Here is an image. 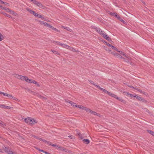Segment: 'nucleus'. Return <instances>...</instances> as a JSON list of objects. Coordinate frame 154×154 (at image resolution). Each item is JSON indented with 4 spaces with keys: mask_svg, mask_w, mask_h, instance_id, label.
Returning <instances> with one entry per match:
<instances>
[{
    "mask_svg": "<svg viewBox=\"0 0 154 154\" xmlns=\"http://www.w3.org/2000/svg\"><path fill=\"white\" fill-rule=\"evenodd\" d=\"M134 97H135L139 100H142V99L140 96H139L137 95H135L134 96Z\"/></svg>",
    "mask_w": 154,
    "mask_h": 154,
    "instance_id": "16",
    "label": "nucleus"
},
{
    "mask_svg": "<svg viewBox=\"0 0 154 154\" xmlns=\"http://www.w3.org/2000/svg\"><path fill=\"white\" fill-rule=\"evenodd\" d=\"M113 50H111L110 49H106V50L108 52L110 53L113 55L116 56H119V57L123 58L126 62H129L131 60V58L128 55L126 54L125 53L122 51H119L118 49H112Z\"/></svg>",
    "mask_w": 154,
    "mask_h": 154,
    "instance_id": "1",
    "label": "nucleus"
},
{
    "mask_svg": "<svg viewBox=\"0 0 154 154\" xmlns=\"http://www.w3.org/2000/svg\"><path fill=\"white\" fill-rule=\"evenodd\" d=\"M4 15H5L7 17L10 18H12V16L9 14H7L6 13H5L4 14Z\"/></svg>",
    "mask_w": 154,
    "mask_h": 154,
    "instance_id": "36",
    "label": "nucleus"
},
{
    "mask_svg": "<svg viewBox=\"0 0 154 154\" xmlns=\"http://www.w3.org/2000/svg\"><path fill=\"white\" fill-rule=\"evenodd\" d=\"M110 14L113 16L116 17V18L118 17V15H117V14L116 13H111Z\"/></svg>",
    "mask_w": 154,
    "mask_h": 154,
    "instance_id": "18",
    "label": "nucleus"
},
{
    "mask_svg": "<svg viewBox=\"0 0 154 154\" xmlns=\"http://www.w3.org/2000/svg\"><path fill=\"white\" fill-rule=\"evenodd\" d=\"M0 107L5 109H10L11 108V107L9 106H5L1 104H0Z\"/></svg>",
    "mask_w": 154,
    "mask_h": 154,
    "instance_id": "8",
    "label": "nucleus"
},
{
    "mask_svg": "<svg viewBox=\"0 0 154 154\" xmlns=\"http://www.w3.org/2000/svg\"><path fill=\"white\" fill-rule=\"evenodd\" d=\"M106 94H107L109 95L110 96H111V94H112V93H111V92H109L108 91L107 93H106Z\"/></svg>",
    "mask_w": 154,
    "mask_h": 154,
    "instance_id": "49",
    "label": "nucleus"
},
{
    "mask_svg": "<svg viewBox=\"0 0 154 154\" xmlns=\"http://www.w3.org/2000/svg\"><path fill=\"white\" fill-rule=\"evenodd\" d=\"M34 16L36 17H38V14L37 13H36Z\"/></svg>",
    "mask_w": 154,
    "mask_h": 154,
    "instance_id": "47",
    "label": "nucleus"
},
{
    "mask_svg": "<svg viewBox=\"0 0 154 154\" xmlns=\"http://www.w3.org/2000/svg\"><path fill=\"white\" fill-rule=\"evenodd\" d=\"M66 29L68 31H69L70 32H72V29H70V28H69V27H67V28H66Z\"/></svg>",
    "mask_w": 154,
    "mask_h": 154,
    "instance_id": "42",
    "label": "nucleus"
},
{
    "mask_svg": "<svg viewBox=\"0 0 154 154\" xmlns=\"http://www.w3.org/2000/svg\"><path fill=\"white\" fill-rule=\"evenodd\" d=\"M16 77L19 79H20L22 80H25L26 76L20 75H16Z\"/></svg>",
    "mask_w": 154,
    "mask_h": 154,
    "instance_id": "7",
    "label": "nucleus"
},
{
    "mask_svg": "<svg viewBox=\"0 0 154 154\" xmlns=\"http://www.w3.org/2000/svg\"><path fill=\"white\" fill-rule=\"evenodd\" d=\"M91 27L93 29H94L100 35L101 34V33L103 32V31H102L100 28L98 27H97L94 26H91Z\"/></svg>",
    "mask_w": 154,
    "mask_h": 154,
    "instance_id": "4",
    "label": "nucleus"
},
{
    "mask_svg": "<svg viewBox=\"0 0 154 154\" xmlns=\"http://www.w3.org/2000/svg\"><path fill=\"white\" fill-rule=\"evenodd\" d=\"M71 50L74 52H79V51L78 50H76L75 49H70Z\"/></svg>",
    "mask_w": 154,
    "mask_h": 154,
    "instance_id": "37",
    "label": "nucleus"
},
{
    "mask_svg": "<svg viewBox=\"0 0 154 154\" xmlns=\"http://www.w3.org/2000/svg\"><path fill=\"white\" fill-rule=\"evenodd\" d=\"M9 97L15 100H17V98L10 94L9 95Z\"/></svg>",
    "mask_w": 154,
    "mask_h": 154,
    "instance_id": "17",
    "label": "nucleus"
},
{
    "mask_svg": "<svg viewBox=\"0 0 154 154\" xmlns=\"http://www.w3.org/2000/svg\"><path fill=\"white\" fill-rule=\"evenodd\" d=\"M43 142H44L46 143L47 144H48V145H51H51L52 144L50 142L47 141L46 140H44Z\"/></svg>",
    "mask_w": 154,
    "mask_h": 154,
    "instance_id": "28",
    "label": "nucleus"
},
{
    "mask_svg": "<svg viewBox=\"0 0 154 154\" xmlns=\"http://www.w3.org/2000/svg\"><path fill=\"white\" fill-rule=\"evenodd\" d=\"M111 96L112 97H113L115 98H116V97H117V96L116 95H115V94H112H112H111Z\"/></svg>",
    "mask_w": 154,
    "mask_h": 154,
    "instance_id": "41",
    "label": "nucleus"
},
{
    "mask_svg": "<svg viewBox=\"0 0 154 154\" xmlns=\"http://www.w3.org/2000/svg\"><path fill=\"white\" fill-rule=\"evenodd\" d=\"M61 150H63V151H65V152H67L68 150L67 149H66V150H63V149H62Z\"/></svg>",
    "mask_w": 154,
    "mask_h": 154,
    "instance_id": "61",
    "label": "nucleus"
},
{
    "mask_svg": "<svg viewBox=\"0 0 154 154\" xmlns=\"http://www.w3.org/2000/svg\"><path fill=\"white\" fill-rule=\"evenodd\" d=\"M85 110H86L87 112H89L91 113L92 110L89 108H87L85 107V109H84Z\"/></svg>",
    "mask_w": 154,
    "mask_h": 154,
    "instance_id": "25",
    "label": "nucleus"
},
{
    "mask_svg": "<svg viewBox=\"0 0 154 154\" xmlns=\"http://www.w3.org/2000/svg\"><path fill=\"white\" fill-rule=\"evenodd\" d=\"M37 139L39 140L40 141H42L43 142V140H44V139H43L42 138L39 137H38V138Z\"/></svg>",
    "mask_w": 154,
    "mask_h": 154,
    "instance_id": "48",
    "label": "nucleus"
},
{
    "mask_svg": "<svg viewBox=\"0 0 154 154\" xmlns=\"http://www.w3.org/2000/svg\"><path fill=\"white\" fill-rule=\"evenodd\" d=\"M116 18L121 21H122L123 19L120 17L119 15H118Z\"/></svg>",
    "mask_w": 154,
    "mask_h": 154,
    "instance_id": "38",
    "label": "nucleus"
},
{
    "mask_svg": "<svg viewBox=\"0 0 154 154\" xmlns=\"http://www.w3.org/2000/svg\"><path fill=\"white\" fill-rule=\"evenodd\" d=\"M48 27L50 28H51L52 29V28H53V26L51 25H50L47 23V25H46Z\"/></svg>",
    "mask_w": 154,
    "mask_h": 154,
    "instance_id": "40",
    "label": "nucleus"
},
{
    "mask_svg": "<svg viewBox=\"0 0 154 154\" xmlns=\"http://www.w3.org/2000/svg\"><path fill=\"white\" fill-rule=\"evenodd\" d=\"M130 97H134V95H133L132 94H130Z\"/></svg>",
    "mask_w": 154,
    "mask_h": 154,
    "instance_id": "60",
    "label": "nucleus"
},
{
    "mask_svg": "<svg viewBox=\"0 0 154 154\" xmlns=\"http://www.w3.org/2000/svg\"><path fill=\"white\" fill-rule=\"evenodd\" d=\"M78 107H78L80 109H82L83 110H84L85 109V107L84 106L82 105H77Z\"/></svg>",
    "mask_w": 154,
    "mask_h": 154,
    "instance_id": "23",
    "label": "nucleus"
},
{
    "mask_svg": "<svg viewBox=\"0 0 154 154\" xmlns=\"http://www.w3.org/2000/svg\"><path fill=\"white\" fill-rule=\"evenodd\" d=\"M129 86L130 87V88H133V89H135V90H136V88L133 87V86Z\"/></svg>",
    "mask_w": 154,
    "mask_h": 154,
    "instance_id": "55",
    "label": "nucleus"
},
{
    "mask_svg": "<svg viewBox=\"0 0 154 154\" xmlns=\"http://www.w3.org/2000/svg\"><path fill=\"white\" fill-rule=\"evenodd\" d=\"M25 81L27 82L31 83V80L28 78L26 76V79H25Z\"/></svg>",
    "mask_w": 154,
    "mask_h": 154,
    "instance_id": "29",
    "label": "nucleus"
},
{
    "mask_svg": "<svg viewBox=\"0 0 154 154\" xmlns=\"http://www.w3.org/2000/svg\"><path fill=\"white\" fill-rule=\"evenodd\" d=\"M3 35L0 32V41H2L3 39Z\"/></svg>",
    "mask_w": 154,
    "mask_h": 154,
    "instance_id": "35",
    "label": "nucleus"
},
{
    "mask_svg": "<svg viewBox=\"0 0 154 154\" xmlns=\"http://www.w3.org/2000/svg\"><path fill=\"white\" fill-rule=\"evenodd\" d=\"M38 7L40 8H43L44 7V6L42 5L41 3L40 2H38L37 4L36 5Z\"/></svg>",
    "mask_w": 154,
    "mask_h": 154,
    "instance_id": "11",
    "label": "nucleus"
},
{
    "mask_svg": "<svg viewBox=\"0 0 154 154\" xmlns=\"http://www.w3.org/2000/svg\"><path fill=\"white\" fill-rule=\"evenodd\" d=\"M0 3H2V4H4L5 5H9V4L8 3H7L6 2H4L0 0Z\"/></svg>",
    "mask_w": 154,
    "mask_h": 154,
    "instance_id": "33",
    "label": "nucleus"
},
{
    "mask_svg": "<svg viewBox=\"0 0 154 154\" xmlns=\"http://www.w3.org/2000/svg\"><path fill=\"white\" fill-rule=\"evenodd\" d=\"M31 1L33 3V4L35 5H36L38 2L36 1V0H31Z\"/></svg>",
    "mask_w": 154,
    "mask_h": 154,
    "instance_id": "30",
    "label": "nucleus"
},
{
    "mask_svg": "<svg viewBox=\"0 0 154 154\" xmlns=\"http://www.w3.org/2000/svg\"><path fill=\"white\" fill-rule=\"evenodd\" d=\"M33 136L34 137V138H36V139H38V137H37V136H35V135H33V136Z\"/></svg>",
    "mask_w": 154,
    "mask_h": 154,
    "instance_id": "51",
    "label": "nucleus"
},
{
    "mask_svg": "<svg viewBox=\"0 0 154 154\" xmlns=\"http://www.w3.org/2000/svg\"><path fill=\"white\" fill-rule=\"evenodd\" d=\"M51 146H54V147H57V145L56 144H51Z\"/></svg>",
    "mask_w": 154,
    "mask_h": 154,
    "instance_id": "54",
    "label": "nucleus"
},
{
    "mask_svg": "<svg viewBox=\"0 0 154 154\" xmlns=\"http://www.w3.org/2000/svg\"><path fill=\"white\" fill-rule=\"evenodd\" d=\"M116 98L117 100H119L120 101L123 103H125V101L124 100H123V99H122L121 98H119L117 97H116Z\"/></svg>",
    "mask_w": 154,
    "mask_h": 154,
    "instance_id": "22",
    "label": "nucleus"
},
{
    "mask_svg": "<svg viewBox=\"0 0 154 154\" xmlns=\"http://www.w3.org/2000/svg\"><path fill=\"white\" fill-rule=\"evenodd\" d=\"M55 44H56V45H59L60 46V47H63V48H66L67 47H69V46H68L67 45H65V44H64L60 43L58 42H56Z\"/></svg>",
    "mask_w": 154,
    "mask_h": 154,
    "instance_id": "6",
    "label": "nucleus"
},
{
    "mask_svg": "<svg viewBox=\"0 0 154 154\" xmlns=\"http://www.w3.org/2000/svg\"><path fill=\"white\" fill-rule=\"evenodd\" d=\"M0 126L4 127L5 126V124L3 122L0 120Z\"/></svg>",
    "mask_w": 154,
    "mask_h": 154,
    "instance_id": "21",
    "label": "nucleus"
},
{
    "mask_svg": "<svg viewBox=\"0 0 154 154\" xmlns=\"http://www.w3.org/2000/svg\"><path fill=\"white\" fill-rule=\"evenodd\" d=\"M89 82H90V83L91 84L93 85H94V86H96H96H98L97 85L94 83V82L91 80L89 81Z\"/></svg>",
    "mask_w": 154,
    "mask_h": 154,
    "instance_id": "32",
    "label": "nucleus"
},
{
    "mask_svg": "<svg viewBox=\"0 0 154 154\" xmlns=\"http://www.w3.org/2000/svg\"><path fill=\"white\" fill-rule=\"evenodd\" d=\"M103 37L104 38L108 40H109L110 39V37L107 35L103 31V32H102L101 33L100 35Z\"/></svg>",
    "mask_w": 154,
    "mask_h": 154,
    "instance_id": "5",
    "label": "nucleus"
},
{
    "mask_svg": "<svg viewBox=\"0 0 154 154\" xmlns=\"http://www.w3.org/2000/svg\"><path fill=\"white\" fill-rule=\"evenodd\" d=\"M107 45H108L109 47H111L112 48H116L114 46L112 45H111L109 44V43L106 42Z\"/></svg>",
    "mask_w": 154,
    "mask_h": 154,
    "instance_id": "34",
    "label": "nucleus"
},
{
    "mask_svg": "<svg viewBox=\"0 0 154 154\" xmlns=\"http://www.w3.org/2000/svg\"><path fill=\"white\" fill-rule=\"evenodd\" d=\"M0 152H3L2 150L0 149Z\"/></svg>",
    "mask_w": 154,
    "mask_h": 154,
    "instance_id": "63",
    "label": "nucleus"
},
{
    "mask_svg": "<svg viewBox=\"0 0 154 154\" xmlns=\"http://www.w3.org/2000/svg\"><path fill=\"white\" fill-rule=\"evenodd\" d=\"M3 93H4V92H2L0 91V94H3Z\"/></svg>",
    "mask_w": 154,
    "mask_h": 154,
    "instance_id": "62",
    "label": "nucleus"
},
{
    "mask_svg": "<svg viewBox=\"0 0 154 154\" xmlns=\"http://www.w3.org/2000/svg\"><path fill=\"white\" fill-rule=\"evenodd\" d=\"M31 83H33V84L36 85L38 86H40V85L37 82H36L34 80H31Z\"/></svg>",
    "mask_w": 154,
    "mask_h": 154,
    "instance_id": "12",
    "label": "nucleus"
},
{
    "mask_svg": "<svg viewBox=\"0 0 154 154\" xmlns=\"http://www.w3.org/2000/svg\"><path fill=\"white\" fill-rule=\"evenodd\" d=\"M91 113L93 114V115H97V116H99V114L97 113L96 112H94V111H91Z\"/></svg>",
    "mask_w": 154,
    "mask_h": 154,
    "instance_id": "19",
    "label": "nucleus"
},
{
    "mask_svg": "<svg viewBox=\"0 0 154 154\" xmlns=\"http://www.w3.org/2000/svg\"><path fill=\"white\" fill-rule=\"evenodd\" d=\"M27 10L31 14H32L34 15H35L36 12H35L34 11L31 10L30 9H27Z\"/></svg>",
    "mask_w": 154,
    "mask_h": 154,
    "instance_id": "13",
    "label": "nucleus"
},
{
    "mask_svg": "<svg viewBox=\"0 0 154 154\" xmlns=\"http://www.w3.org/2000/svg\"><path fill=\"white\" fill-rule=\"evenodd\" d=\"M13 14L15 16H16L17 15V14L15 12H13V14Z\"/></svg>",
    "mask_w": 154,
    "mask_h": 154,
    "instance_id": "56",
    "label": "nucleus"
},
{
    "mask_svg": "<svg viewBox=\"0 0 154 154\" xmlns=\"http://www.w3.org/2000/svg\"><path fill=\"white\" fill-rule=\"evenodd\" d=\"M136 90H137L139 92L141 93H142V91L141 90H140L138 88H136Z\"/></svg>",
    "mask_w": 154,
    "mask_h": 154,
    "instance_id": "46",
    "label": "nucleus"
},
{
    "mask_svg": "<svg viewBox=\"0 0 154 154\" xmlns=\"http://www.w3.org/2000/svg\"><path fill=\"white\" fill-rule=\"evenodd\" d=\"M61 27L63 28V29H66V28H67L66 27H65L63 26H61Z\"/></svg>",
    "mask_w": 154,
    "mask_h": 154,
    "instance_id": "52",
    "label": "nucleus"
},
{
    "mask_svg": "<svg viewBox=\"0 0 154 154\" xmlns=\"http://www.w3.org/2000/svg\"><path fill=\"white\" fill-rule=\"evenodd\" d=\"M96 87L100 89V90L103 92H104L105 93H107L108 91L106 90L105 89H104L103 88H101L100 86H96Z\"/></svg>",
    "mask_w": 154,
    "mask_h": 154,
    "instance_id": "9",
    "label": "nucleus"
},
{
    "mask_svg": "<svg viewBox=\"0 0 154 154\" xmlns=\"http://www.w3.org/2000/svg\"><path fill=\"white\" fill-rule=\"evenodd\" d=\"M121 21L122 22V23H124V24L126 23V22L124 20H122V21Z\"/></svg>",
    "mask_w": 154,
    "mask_h": 154,
    "instance_id": "59",
    "label": "nucleus"
},
{
    "mask_svg": "<svg viewBox=\"0 0 154 154\" xmlns=\"http://www.w3.org/2000/svg\"><path fill=\"white\" fill-rule=\"evenodd\" d=\"M56 148L57 149H60V150H62V149L66 150V149L63 148V147H61L60 146H58V145H57V146Z\"/></svg>",
    "mask_w": 154,
    "mask_h": 154,
    "instance_id": "20",
    "label": "nucleus"
},
{
    "mask_svg": "<svg viewBox=\"0 0 154 154\" xmlns=\"http://www.w3.org/2000/svg\"><path fill=\"white\" fill-rule=\"evenodd\" d=\"M78 135L79 136V137L81 138V139H82V134H79Z\"/></svg>",
    "mask_w": 154,
    "mask_h": 154,
    "instance_id": "50",
    "label": "nucleus"
},
{
    "mask_svg": "<svg viewBox=\"0 0 154 154\" xmlns=\"http://www.w3.org/2000/svg\"><path fill=\"white\" fill-rule=\"evenodd\" d=\"M14 12V11L11 10L10 11V13L11 14H13V13Z\"/></svg>",
    "mask_w": 154,
    "mask_h": 154,
    "instance_id": "58",
    "label": "nucleus"
},
{
    "mask_svg": "<svg viewBox=\"0 0 154 154\" xmlns=\"http://www.w3.org/2000/svg\"><path fill=\"white\" fill-rule=\"evenodd\" d=\"M67 102L70 103L71 105L73 106H75L76 107H78V106L76 105V103L73 102H72L70 101H66Z\"/></svg>",
    "mask_w": 154,
    "mask_h": 154,
    "instance_id": "10",
    "label": "nucleus"
},
{
    "mask_svg": "<svg viewBox=\"0 0 154 154\" xmlns=\"http://www.w3.org/2000/svg\"><path fill=\"white\" fill-rule=\"evenodd\" d=\"M38 22L39 23H40V24H41V25L43 24L44 26H46L47 24V23L45 22H44L42 21H40V20H39L38 21Z\"/></svg>",
    "mask_w": 154,
    "mask_h": 154,
    "instance_id": "14",
    "label": "nucleus"
},
{
    "mask_svg": "<svg viewBox=\"0 0 154 154\" xmlns=\"http://www.w3.org/2000/svg\"><path fill=\"white\" fill-rule=\"evenodd\" d=\"M85 110H86L87 112H89L91 113L92 110L89 108H87L85 107V109H84Z\"/></svg>",
    "mask_w": 154,
    "mask_h": 154,
    "instance_id": "26",
    "label": "nucleus"
},
{
    "mask_svg": "<svg viewBox=\"0 0 154 154\" xmlns=\"http://www.w3.org/2000/svg\"><path fill=\"white\" fill-rule=\"evenodd\" d=\"M2 9H3L5 10L7 12H10V11L11 10H10L8 8H4V7H3L2 8Z\"/></svg>",
    "mask_w": 154,
    "mask_h": 154,
    "instance_id": "31",
    "label": "nucleus"
},
{
    "mask_svg": "<svg viewBox=\"0 0 154 154\" xmlns=\"http://www.w3.org/2000/svg\"><path fill=\"white\" fill-rule=\"evenodd\" d=\"M84 143L86 144H88L90 143V140L88 139H85L83 140Z\"/></svg>",
    "mask_w": 154,
    "mask_h": 154,
    "instance_id": "15",
    "label": "nucleus"
},
{
    "mask_svg": "<svg viewBox=\"0 0 154 154\" xmlns=\"http://www.w3.org/2000/svg\"><path fill=\"white\" fill-rule=\"evenodd\" d=\"M38 17L40 18H42V15H40L38 14Z\"/></svg>",
    "mask_w": 154,
    "mask_h": 154,
    "instance_id": "57",
    "label": "nucleus"
},
{
    "mask_svg": "<svg viewBox=\"0 0 154 154\" xmlns=\"http://www.w3.org/2000/svg\"><path fill=\"white\" fill-rule=\"evenodd\" d=\"M51 51L55 54H56L58 55L59 54V53L56 50H51Z\"/></svg>",
    "mask_w": 154,
    "mask_h": 154,
    "instance_id": "27",
    "label": "nucleus"
},
{
    "mask_svg": "<svg viewBox=\"0 0 154 154\" xmlns=\"http://www.w3.org/2000/svg\"><path fill=\"white\" fill-rule=\"evenodd\" d=\"M42 18V20H45V18H44V17H42V18Z\"/></svg>",
    "mask_w": 154,
    "mask_h": 154,
    "instance_id": "64",
    "label": "nucleus"
},
{
    "mask_svg": "<svg viewBox=\"0 0 154 154\" xmlns=\"http://www.w3.org/2000/svg\"><path fill=\"white\" fill-rule=\"evenodd\" d=\"M147 131L151 135L154 136V132L151 130H147Z\"/></svg>",
    "mask_w": 154,
    "mask_h": 154,
    "instance_id": "24",
    "label": "nucleus"
},
{
    "mask_svg": "<svg viewBox=\"0 0 154 154\" xmlns=\"http://www.w3.org/2000/svg\"><path fill=\"white\" fill-rule=\"evenodd\" d=\"M25 121L27 124L31 125H33L37 123V122L34 119L30 117L26 118L25 119Z\"/></svg>",
    "mask_w": 154,
    "mask_h": 154,
    "instance_id": "2",
    "label": "nucleus"
},
{
    "mask_svg": "<svg viewBox=\"0 0 154 154\" xmlns=\"http://www.w3.org/2000/svg\"><path fill=\"white\" fill-rule=\"evenodd\" d=\"M52 29L56 31L57 32H60V30L57 29L56 28L54 27L53 26V28H52Z\"/></svg>",
    "mask_w": 154,
    "mask_h": 154,
    "instance_id": "39",
    "label": "nucleus"
},
{
    "mask_svg": "<svg viewBox=\"0 0 154 154\" xmlns=\"http://www.w3.org/2000/svg\"><path fill=\"white\" fill-rule=\"evenodd\" d=\"M39 151H40V152H42L44 153H45V152H46V151H44V150H42V149H37Z\"/></svg>",
    "mask_w": 154,
    "mask_h": 154,
    "instance_id": "44",
    "label": "nucleus"
},
{
    "mask_svg": "<svg viewBox=\"0 0 154 154\" xmlns=\"http://www.w3.org/2000/svg\"><path fill=\"white\" fill-rule=\"evenodd\" d=\"M61 27L63 28V29H66V28H67L66 27H65L63 26H61Z\"/></svg>",
    "mask_w": 154,
    "mask_h": 154,
    "instance_id": "53",
    "label": "nucleus"
},
{
    "mask_svg": "<svg viewBox=\"0 0 154 154\" xmlns=\"http://www.w3.org/2000/svg\"><path fill=\"white\" fill-rule=\"evenodd\" d=\"M38 97L40 98H41L43 100H46V98L42 96L41 95H38Z\"/></svg>",
    "mask_w": 154,
    "mask_h": 154,
    "instance_id": "43",
    "label": "nucleus"
},
{
    "mask_svg": "<svg viewBox=\"0 0 154 154\" xmlns=\"http://www.w3.org/2000/svg\"><path fill=\"white\" fill-rule=\"evenodd\" d=\"M9 94L6 93H4L3 94V95L4 96H7L8 97H9Z\"/></svg>",
    "mask_w": 154,
    "mask_h": 154,
    "instance_id": "45",
    "label": "nucleus"
},
{
    "mask_svg": "<svg viewBox=\"0 0 154 154\" xmlns=\"http://www.w3.org/2000/svg\"><path fill=\"white\" fill-rule=\"evenodd\" d=\"M4 149L5 152L8 154H15V153L13 152L9 147H5L4 148Z\"/></svg>",
    "mask_w": 154,
    "mask_h": 154,
    "instance_id": "3",
    "label": "nucleus"
}]
</instances>
